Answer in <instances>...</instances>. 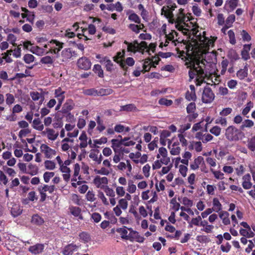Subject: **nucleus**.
Returning <instances> with one entry per match:
<instances>
[{"instance_id":"obj_1","label":"nucleus","mask_w":255,"mask_h":255,"mask_svg":"<svg viewBox=\"0 0 255 255\" xmlns=\"http://www.w3.org/2000/svg\"><path fill=\"white\" fill-rule=\"evenodd\" d=\"M216 39V37L210 39L204 35H198L196 39L198 41V50L197 53L194 56L191 57L185 63L187 68H190L188 72L190 80H191L196 77L197 86H200L204 82V78L206 76L205 73V62H211L210 59L207 58L211 57L212 59L216 57L214 50L211 52L208 50L210 47L214 46V42Z\"/></svg>"},{"instance_id":"obj_2","label":"nucleus","mask_w":255,"mask_h":255,"mask_svg":"<svg viewBox=\"0 0 255 255\" xmlns=\"http://www.w3.org/2000/svg\"><path fill=\"white\" fill-rule=\"evenodd\" d=\"M225 136L229 141L236 142L243 139L245 135L240 128L239 129L234 126H230L226 129Z\"/></svg>"},{"instance_id":"obj_3","label":"nucleus","mask_w":255,"mask_h":255,"mask_svg":"<svg viewBox=\"0 0 255 255\" xmlns=\"http://www.w3.org/2000/svg\"><path fill=\"white\" fill-rule=\"evenodd\" d=\"M175 20H172L171 23H175L176 28L179 30L182 31L183 33L187 34L188 30L184 27L185 20L186 17L183 13V9L180 8L179 9V12L176 17H174Z\"/></svg>"},{"instance_id":"obj_4","label":"nucleus","mask_w":255,"mask_h":255,"mask_svg":"<svg viewBox=\"0 0 255 255\" xmlns=\"http://www.w3.org/2000/svg\"><path fill=\"white\" fill-rule=\"evenodd\" d=\"M124 43L128 46V51L133 53L138 51L143 53L144 49L147 48V44L145 41L138 43L137 41H134L133 43H130L125 40Z\"/></svg>"},{"instance_id":"obj_5","label":"nucleus","mask_w":255,"mask_h":255,"mask_svg":"<svg viewBox=\"0 0 255 255\" xmlns=\"http://www.w3.org/2000/svg\"><path fill=\"white\" fill-rule=\"evenodd\" d=\"M116 231L120 234L122 239L126 240H131L133 239V235H138V232L126 226L117 229Z\"/></svg>"},{"instance_id":"obj_6","label":"nucleus","mask_w":255,"mask_h":255,"mask_svg":"<svg viewBox=\"0 0 255 255\" xmlns=\"http://www.w3.org/2000/svg\"><path fill=\"white\" fill-rule=\"evenodd\" d=\"M40 195V201H44L46 198V192H48L50 194L52 193L55 190L54 185L49 186L48 185H43L39 186L37 188Z\"/></svg>"},{"instance_id":"obj_7","label":"nucleus","mask_w":255,"mask_h":255,"mask_svg":"<svg viewBox=\"0 0 255 255\" xmlns=\"http://www.w3.org/2000/svg\"><path fill=\"white\" fill-rule=\"evenodd\" d=\"M49 46V50L47 51V53H53L58 54L59 51L63 47V43L57 40H50V44Z\"/></svg>"},{"instance_id":"obj_8","label":"nucleus","mask_w":255,"mask_h":255,"mask_svg":"<svg viewBox=\"0 0 255 255\" xmlns=\"http://www.w3.org/2000/svg\"><path fill=\"white\" fill-rule=\"evenodd\" d=\"M41 134L42 136L47 137L48 140L52 141H55L59 135L58 131L49 128H46Z\"/></svg>"},{"instance_id":"obj_9","label":"nucleus","mask_w":255,"mask_h":255,"mask_svg":"<svg viewBox=\"0 0 255 255\" xmlns=\"http://www.w3.org/2000/svg\"><path fill=\"white\" fill-rule=\"evenodd\" d=\"M215 96L211 89L205 87L203 90L202 100L205 103H210L214 99Z\"/></svg>"},{"instance_id":"obj_10","label":"nucleus","mask_w":255,"mask_h":255,"mask_svg":"<svg viewBox=\"0 0 255 255\" xmlns=\"http://www.w3.org/2000/svg\"><path fill=\"white\" fill-rule=\"evenodd\" d=\"M40 150L47 158H52L56 154L55 150L51 148L45 144H42L41 145Z\"/></svg>"},{"instance_id":"obj_11","label":"nucleus","mask_w":255,"mask_h":255,"mask_svg":"<svg viewBox=\"0 0 255 255\" xmlns=\"http://www.w3.org/2000/svg\"><path fill=\"white\" fill-rule=\"evenodd\" d=\"M93 183L97 188L104 189L108 186V180L106 177L96 176L93 180Z\"/></svg>"},{"instance_id":"obj_12","label":"nucleus","mask_w":255,"mask_h":255,"mask_svg":"<svg viewBox=\"0 0 255 255\" xmlns=\"http://www.w3.org/2000/svg\"><path fill=\"white\" fill-rule=\"evenodd\" d=\"M90 60L86 57H82L79 58L77 61L78 67L81 69L87 70L91 67Z\"/></svg>"},{"instance_id":"obj_13","label":"nucleus","mask_w":255,"mask_h":255,"mask_svg":"<svg viewBox=\"0 0 255 255\" xmlns=\"http://www.w3.org/2000/svg\"><path fill=\"white\" fill-rule=\"evenodd\" d=\"M168 147L170 149V153L171 155H177L180 152L181 148L178 142H174L171 144V141L168 140Z\"/></svg>"},{"instance_id":"obj_14","label":"nucleus","mask_w":255,"mask_h":255,"mask_svg":"<svg viewBox=\"0 0 255 255\" xmlns=\"http://www.w3.org/2000/svg\"><path fill=\"white\" fill-rule=\"evenodd\" d=\"M128 140V137H125L121 140L117 139H113L111 140L112 147L113 148L114 151L116 153L118 150L121 148V145H123V141H126Z\"/></svg>"},{"instance_id":"obj_15","label":"nucleus","mask_w":255,"mask_h":255,"mask_svg":"<svg viewBox=\"0 0 255 255\" xmlns=\"http://www.w3.org/2000/svg\"><path fill=\"white\" fill-rule=\"evenodd\" d=\"M99 62L104 64L106 68V70L109 72H112L114 70V65L112 61L107 57H103Z\"/></svg>"},{"instance_id":"obj_16","label":"nucleus","mask_w":255,"mask_h":255,"mask_svg":"<svg viewBox=\"0 0 255 255\" xmlns=\"http://www.w3.org/2000/svg\"><path fill=\"white\" fill-rule=\"evenodd\" d=\"M161 11V14L164 15L168 18L169 22H171L172 20H175L173 11H172L168 7H166V6H163Z\"/></svg>"},{"instance_id":"obj_17","label":"nucleus","mask_w":255,"mask_h":255,"mask_svg":"<svg viewBox=\"0 0 255 255\" xmlns=\"http://www.w3.org/2000/svg\"><path fill=\"white\" fill-rule=\"evenodd\" d=\"M201 164H204V158L202 156H199L190 163V167L192 170H196L199 168V166Z\"/></svg>"},{"instance_id":"obj_18","label":"nucleus","mask_w":255,"mask_h":255,"mask_svg":"<svg viewBox=\"0 0 255 255\" xmlns=\"http://www.w3.org/2000/svg\"><path fill=\"white\" fill-rule=\"evenodd\" d=\"M69 210L70 213L74 217H78L80 220H83L81 209L79 207L71 206L69 207Z\"/></svg>"},{"instance_id":"obj_19","label":"nucleus","mask_w":255,"mask_h":255,"mask_svg":"<svg viewBox=\"0 0 255 255\" xmlns=\"http://www.w3.org/2000/svg\"><path fill=\"white\" fill-rule=\"evenodd\" d=\"M79 247L75 244H71L65 247L62 251V253L64 255H70L77 250Z\"/></svg>"},{"instance_id":"obj_20","label":"nucleus","mask_w":255,"mask_h":255,"mask_svg":"<svg viewBox=\"0 0 255 255\" xmlns=\"http://www.w3.org/2000/svg\"><path fill=\"white\" fill-rule=\"evenodd\" d=\"M61 172L63 173V179L66 181L68 182L69 181L70 178V172L71 170L69 167L63 165L60 166L59 168Z\"/></svg>"},{"instance_id":"obj_21","label":"nucleus","mask_w":255,"mask_h":255,"mask_svg":"<svg viewBox=\"0 0 255 255\" xmlns=\"http://www.w3.org/2000/svg\"><path fill=\"white\" fill-rule=\"evenodd\" d=\"M44 250L43 244H37L29 248V251L33 254H38L42 252Z\"/></svg>"},{"instance_id":"obj_22","label":"nucleus","mask_w":255,"mask_h":255,"mask_svg":"<svg viewBox=\"0 0 255 255\" xmlns=\"http://www.w3.org/2000/svg\"><path fill=\"white\" fill-rule=\"evenodd\" d=\"M219 216L225 225H228L230 224L229 213L228 212L222 211L219 213Z\"/></svg>"},{"instance_id":"obj_23","label":"nucleus","mask_w":255,"mask_h":255,"mask_svg":"<svg viewBox=\"0 0 255 255\" xmlns=\"http://www.w3.org/2000/svg\"><path fill=\"white\" fill-rule=\"evenodd\" d=\"M251 175L247 174L243 177V182L242 186L245 189H249L252 187V183L251 182Z\"/></svg>"},{"instance_id":"obj_24","label":"nucleus","mask_w":255,"mask_h":255,"mask_svg":"<svg viewBox=\"0 0 255 255\" xmlns=\"http://www.w3.org/2000/svg\"><path fill=\"white\" fill-rule=\"evenodd\" d=\"M32 127L34 129L41 132L44 128V125L39 118L35 119L32 121Z\"/></svg>"},{"instance_id":"obj_25","label":"nucleus","mask_w":255,"mask_h":255,"mask_svg":"<svg viewBox=\"0 0 255 255\" xmlns=\"http://www.w3.org/2000/svg\"><path fill=\"white\" fill-rule=\"evenodd\" d=\"M65 91H63L61 88H58L54 91L55 97L57 99L59 103H63L65 99Z\"/></svg>"},{"instance_id":"obj_26","label":"nucleus","mask_w":255,"mask_h":255,"mask_svg":"<svg viewBox=\"0 0 255 255\" xmlns=\"http://www.w3.org/2000/svg\"><path fill=\"white\" fill-rule=\"evenodd\" d=\"M29 50L33 54L38 56L47 54V51L45 49L39 47L38 46H31Z\"/></svg>"},{"instance_id":"obj_27","label":"nucleus","mask_w":255,"mask_h":255,"mask_svg":"<svg viewBox=\"0 0 255 255\" xmlns=\"http://www.w3.org/2000/svg\"><path fill=\"white\" fill-rule=\"evenodd\" d=\"M212 210L217 213L222 211V205L217 198H214L212 201Z\"/></svg>"},{"instance_id":"obj_28","label":"nucleus","mask_w":255,"mask_h":255,"mask_svg":"<svg viewBox=\"0 0 255 255\" xmlns=\"http://www.w3.org/2000/svg\"><path fill=\"white\" fill-rule=\"evenodd\" d=\"M127 14L128 15V19L129 20L137 24L140 23L141 20L139 16L137 14L133 12V11L129 10Z\"/></svg>"},{"instance_id":"obj_29","label":"nucleus","mask_w":255,"mask_h":255,"mask_svg":"<svg viewBox=\"0 0 255 255\" xmlns=\"http://www.w3.org/2000/svg\"><path fill=\"white\" fill-rule=\"evenodd\" d=\"M177 36V32L174 30H172L168 34H166V39L164 45L165 46H167L169 41H171L172 43L175 44V40L176 39H175V37H176Z\"/></svg>"},{"instance_id":"obj_30","label":"nucleus","mask_w":255,"mask_h":255,"mask_svg":"<svg viewBox=\"0 0 255 255\" xmlns=\"http://www.w3.org/2000/svg\"><path fill=\"white\" fill-rule=\"evenodd\" d=\"M62 61H66L72 57V50L70 48H65L61 52Z\"/></svg>"},{"instance_id":"obj_31","label":"nucleus","mask_w":255,"mask_h":255,"mask_svg":"<svg viewBox=\"0 0 255 255\" xmlns=\"http://www.w3.org/2000/svg\"><path fill=\"white\" fill-rule=\"evenodd\" d=\"M74 103L72 100H68L63 105L62 108V111L63 113H67L71 111L74 107Z\"/></svg>"},{"instance_id":"obj_32","label":"nucleus","mask_w":255,"mask_h":255,"mask_svg":"<svg viewBox=\"0 0 255 255\" xmlns=\"http://www.w3.org/2000/svg\"><path fill=\"white\" fill-rule=\"evenodd\" d=\"M22 212V209L20 206L17 204H14L11 209V214L14 217H17L20 215Z\"/></svg>"},{"instance_id":"obj_33","label":"nucleus","mask_w":255,"mask_h":255,"mask_svg":"<svg viewBox=\"0 0 255 255\" xmlns=\"http://www.w3.org/2000/svg\"><path fill=\"white\" fill-rule=\"evenodd\" d=\"M128 27L133 32L136 34L139 33L140 30H142L144 28V25L142 23H140L139 25L135 24H129Z\"/></svg>"},{"instance_id":"obj_34","label":"nucleus","mask_w":255,"mask_h":255,"mask_svg":"<svg viewBox=\"0 0 255 255\" xmlns=\"http://www.w3.org/2000/svg\"><path fill=\"white\" fill-rule=\"evenodd\" d=\"M248 75V68L245 66L243 69H240L237 72V76L240 80H243Z\"/></svg>"},{"instance_id":"obj_35","label":"nucleus","mask_w":255,"mask_h":255,"mask_svg":"<svg viewBox=\"0 0 255 255\" xmlns=\"http://www.w3.org/2000/svg\"><path fill=\"white\" fill-rule=\"evenodd\" d=\"M54 60V57L50 56H45L41 58L40 62L42 64L50 66L53 64Z\"/></svg>"},{"instance_id":"obj_36","label":"nucleus","mask_w":255,"mask_h":255,"mask_svg":"<svg viewBox=\"0 0 255 255\" xmlns=\"http://www.w3.org/2000/svg\"><path fill=\"white\" fill-rule=\"evenodd\" d=\"M30 95L33 101H36L40 100L41 104L43 102L44 99L43 94L38 92H31L30 93Z\"/></svg>"},{"instance_id":"obj_37","label":"nucleus","mask_w":255,"mask_h":255,"mask_svg":"<svg viewBox=\"0 0 255 255\" xmlns=\"http://www.w3.org/2000/svg\"><path fill=\"white\" fill-rule=\"evenodd\" d=\"M31 222L32 224L34 225L40 226L43 224L44 220L39 215H38L37 214H35L32 216Z\"/></svg>"},{"instance_id":"obj_38","label":"nucleus","mask_w":255,"mask_h":255,"mask_svg":"<svg viewBox=\"0 0 255 255\" xmlns=\"http://www.w3.org/2000/svg\"><path fill=\"white\" fill-rule=\"evenodd\" d=\"M135 61L132 57H128L126 59V61H123L120 62V66L123 69L127 68L126 65L129 66H132L134 65Z\"/></svg>"},{"instance_id":"obj_39","label":"nucleus","mask_w":255,"mask_h":255,"mask_svg":"<svg viewBox=\"0 0 255 255\" xmlns=\"http://www.w3.org/2000/svg\"><path fill=\"white\" fill-rule=\"evenodd\" d=\"M254 126V123L251 120H245L242 122V125L240 126V129L244 130L245 128H251Z\"/></svg>"},{"instance_id":"obj_40","label":"nucleus","mask_w":255,"mask_h":255,"mask_svg":"<svg viewBox=\"0 0 255 255\" xmlns=\"http://www.w3.org/2000/svg\"><path fill=\"white\" fill-rule=\"evenodd\" d=\"M98 96H103L106 95H109L111 94L113 91L112 89L110 88L104 89L101 88L97 90Z\"/></svg>"},{"instance_id":"obj_41","label":"nucleus","mask_w":255,"mask_h":255,"mask_svg":"<svg viewBox=\"0 0 255 255\" xmlns=\"http://www.w3.org/2000/svg\"><path fill=\"white\" fill-rule=\"evenodd\" d=\"M80 240L83 243H88L91 241V237L90 235L86 232L81 233L79 235Z\"/></svg>"},{"instance_id":"obj_42","label":"nucleus","mask_w":255,"mask_h":255,"mask_svg":"<svg viewBox=\"0 0 255 255\" xmlns=\"http://www.w3.org/2000/svg\"><path fill=\"white\" fill-rule=\"evenodd\" d=\"M183 159L181 160V162L184 165H188L189 160L192 157V154L189 151H186L182 155Z\"/></svg>"},{"instance_id":"obj_43","label":"nucleus","mask_w":255,"mask_h":255,"mask_svg":"<svg viewBox=\"0 0 255 255\" xmlns=\"http://www.w3.org/2000/svg\"><path fill=\"white\" fill-rule=\"evenodd\" d=\"M201 218H202L200 216L192 218V220L189 222V227L192 228L193 225L199 226L200 221H201Z\"/></svg>"},{"instance_id":"obj_44","label":"nucleus","mask_w":255,"mask_h":255,"mask_svg":"<svg viewBox=\"0 0 255 255\" xmlns=\"http://www.w3.org/2000/svg\"><path fill=\"white\" fill-rule=\"evenodd\" d=\"M136 190V186L133 184V182L132 180H129L128 183L127 191L129 193L132 194L135 192Z\"/></svg>"},{"instance_id":"obj_45","label":"nucleus","mask_w":255,"mask_h":255,"mask_svg":"<svg viewBox=\"0 0 255 255\" xmlns=\"http://www.w3.org/2000/svg\"><path fill=\"white\" fill-rule=\"evenodd\" d=\"M28 171L26 173H28L32 176L35 175L37 174L38 168L37 166L30 164L28 165Z\"/></svg>"},{"instance_id":"obj_46","label":"nucleus","mask_w":255,"mask_h":255,"mask_svg":"<svg viewBox=\"0 0 255 255\" xmlns=\"http://www.w3.org/2000/svg\"><path fill=\"white\" fill-rule=\"evenodd\" d=\"M254 107V104L251 101L249 102L246 106V107L243 110L242 114L246 116L247 118H249V116H247L248 114L250 112L251 109L253 108Z\"/></svg>"},{"instance_id":"obj_47","label":"nucleus","mask_w":255,"mask_h":255,"mask_svg":"<svg viewBox=\"0 0 255 255\" xmlns=\"http://www.w3.org/2000/svg\"><path fill=\"white\" fill-rule=\"evenodd\" d=\"M96 122L98 125L97 127V130L100 132L103 131L105 129L106 127L104 125L103 121L101 119L99 116H97Z\"/></svg>"},{"instance_id":"obj_48","label":"nucleus","mask_w":255,"mask_h":255,"mask_svg":"<svg viewBox=\"0 0 255 255\" xmlns=\"http://www.w3.org/2000/svg\"><path fill=\"white\" fill-rule=\"evenodd\" d=\"M44 166L46 169L52 170L56 167L55 162L52 160H46L44 162Z\"/></svg>"},{"instance_id":"obj_49","label":"nucleus","mask_w":255,"mask_h":255,"mask_svg":"<svg viewBox=\"0 0 255 255\" xmlns=\"http://www.w3.org/2000/svg\"><path fill=\"white\" fill-rule=\"evenodd\" d=\"M89 157L96 161L98 164H100L103 160V156L101 154L98 157L97 154L93 152L90 153Z\"/></svg>"},{"instance_id":"obj_50","label":"nucleus","mask_w":255,"mask_h":255,"mask_svg":"<svg viewBox=\"0 0 255 255\" xmlns=\"http://www.w3.org/2000/svg\"><path fill=\"white\" fill-rule=\"evenodd\" d=\"M210 171L216 179L222 180L224 178V174L221 171L219 170H215L213 168H211Z\"/></svg>"},{"instance_id":"obj_51","label":"nucleus","mask_w":255,"mask_h":255,"mask_svg":"<svg viewBox=\"0 0 255 255\" xmlns=\"http://www.w3.org/2000/svg\"><path fill=\"white\" fill-rule=\"evenodd\" d=\"M192 148L197 152H200L202 150V145L200 141H193L191 144Z\"/></svg>"},{"instance_id":"obj_52","label":"nucleus","mask_w":255,"mask_h":255,"mask_svg":"<svg viewBox=\"0 0 255 255\" xmlns=\"http://www.w3.org/2000/svg\"><path fill=\"white\" fill-rule=\"evenodd\" d=\"M93 71L94 72L98 74L99 77H103L104 73L103 70L102 69L101 66L99 64H96L94 66Z\"/></svg>"},{"instance_id":"obj_53","label":"nucleus","mask_w":255,"mask_h":255,"mask_svg":"<svg viewBox=\"0 0 255 255\" xmlns=\"http://www.w3.org/2000/svg\"><path fill=\"white\" fill-rule=\"evenodd\" d=\"M185 98L189 101H195L196 99L195 92L187 91L186 93Z\"/></svg>"},{"instance_id":"obj_54","label":"nucleus","mask_w":255,"mask_h":255,"mask_svg":"<svg viewBox=\"0 0 255 255\" xmlns=\"http://www.w3.org/2000/svg\"><path fill=\"white\" fill-rule=\"evenodd\" d=\"M135 109V107L133 104H128L125 106H122L120 107V111H132Z\"/></svg>"},{"instance_id":"obj_55","label":"nucleus","mask_w":255,"mask_h":255,"mask_svg":"<svg viewBox=\"0 0 255 255\" xmlns=\"http://www.w3.org/2000/svg\"><path fill=\"white\" fill-rule=\"evenodd\" d=\"M235 20V15L234 14H230L225 20V24L228 26V27H231Z\"/></svg>"},{"instance_id":"obj_56","label":"nucleus","mask_w":255,"mask_h":255,"mask_svg":"<svg viewBox=\"0 0 255 255\" xmlns=\"http://www.w3.org/2000/svg\"><path fill=\"white\" fill-rule=\"evenodd\" d=\"M117 206L124 210H126L128 206V201L125 199H121L119 200Z\"/></svg>"},{"instance_id":"obj_57","label":"nucleus","mask_w":255,"mask_h":255,"mask_svg":"<svg viewBox=\"0 0 255 255\" xmlns=\"http://www.w3.org/2000/svg\"><path fill=\"white\" fill-rule=\"evenodd\" d=\"M125 50H123L122 52H118L117 55L114 57V60L120 64V62L123 61L122 60H120V59L123 58L125 56Z\"/></svg>"},{"instance_id":"obj_58","label":"nucleus","mask_w":255,"mask_h":255,"mask_svg":"<svg viewBox=\"0 0 255 255\" xmlns=\"http://www.w3.org/2000/svg\"><path fill=\"white\" fill-rule=\"evenodd\" d=\"M210 132L214 135L218 136L221 134V128L217 126H215L210 129Z\"/></svg>"},{"instance_id":"obj_59","label":"nucleus","mask_w":255,"mask_h":255,"mask_svg":"<svg viewBox=\"0 0 255 255\" xmlns=\"http://www.w3.org/2000/svg\"><path fill=\"white\" fill-rule=\"evenodd\" d=\"M55 175L53 172H45L43 174V179L46 183H48L50 179Z\"/></svg>"},{"instance_id":"obj_60","label":"nucleus","mask_w":255,"mask_h":255,"mask_svg":"<svg viewBox=\"0 0 255 255\" xmlns=\"http://www.w3.org/2000/svg\"><path fill=\"white\" fill-rule=\"evenodd\" d=\"M35 57L32 54H26L23 58L24 61L27 64H30L34 61Z\"/></svg>"},{"instance_id":"obj_61","label":"nucleus","mask_w":255,"mask_h":255,"mask_svg":"<svg viewBox=\"0 0 255 255\" xmlns=\"http://www.w3.org/2000/svg\"><path fill=\"white\" fill-rule=\"evenodd\" d=\"M16 39L17 37L13 34L10 33L7 36V41L13 46L16 45L15 43Z\"/></svg>"},{"instance_id":"obj_62","label":"nucleus","mask_w":255,"mask_h":255,"mask_svg":"<svg viewBox=\"0 0 255 255\" xmlns=\"http://www.w3.org/2000/svg\"><path fill=\"white\" fill-rule=\"evenodd\" d=\"M187 171L188 168L186 165H180L179 166V171L183 177L186 176Z\"/></svg>"},{"instance_id":"obj_63","label":"nucleus","mask_w":255,"mask_h":255,"mask_svg":"<svg viewBox=\"0 0 255 255\" xmlns=\"http://www.w3.org/2000/svg\"><path fill=\"white\" fill-rule=\"evenodd\" d=\"M86 197L87 200L90 202H94L96 199L93 191H89L86 194Z\"/></svg>"},{"instance_id":"obj_64","label":"nucleus","mask_w":255,"mask_h":255,"mask_svg":"<svg viewBox=\"0 0 255 255\" xmlns=\"http://www.w3.org/2000/svg\"><path fill=\"white\" fill-rule=\"evenodd\" d=\"M248 148L252 151L255 150V136L252 137L248 141Z\"/></svg>"}]
</instances>
